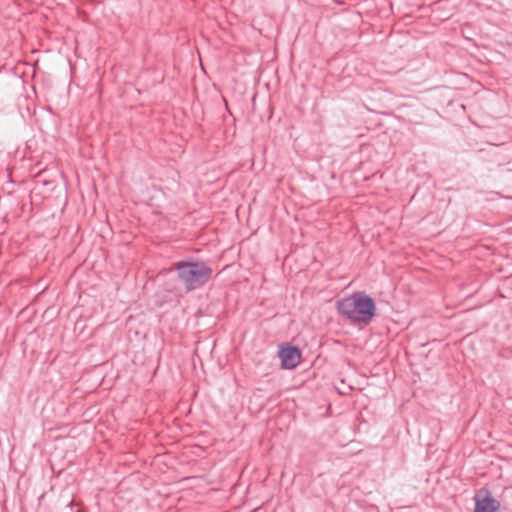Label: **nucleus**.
Instances as JSON below:
<instances>
[{
    "instance_id": "1",
    "label": "nucleus",
    "mask_w": 512,
    "mask_h": 512,
    "mask_svg": "<svg viewBox=\"0 0 512 512\" xmlns=\"http://www.w3.org/2000/svg\"><path fill=\"white\" fill-rule=\"evenodd\" d=\"M338 313L352 324H369L376 314L374 299L365 292H357L336 302Z\"/></svg>"
},
{
    "instance_id": "2",
    "label": "nucleus",
    "mask_w": 512,
    "mask_h": 512,
    "mask_svg": "<svg viewBox=\"0 0 512 512\" xmlns=\"http://www.w3.org/2000/svg\"><path fill=\"white\" fill-rule=\"evenodd\" d=\"M178 280L186 292L204 287L212 278L213 270L203 261H178L173 264Z\"/></svg>"
},
{
    "instance_id": "3",
    "label": "nucleus",
    "mask_w": 512,
    "mask_h": 512,
    "mask_svg": "<svg viewBox=\"0 0 512 512\" xmlns=\"http://www.w3.org/2000/svg\"><path fill=\"white\" fill-rule=\"evenodd\" d=\"M474 512H497L500 507V501L492 496L488 488H481L476 491L474 497Z\"/></svg>"
},
{
    "instance_id": "4",
    "label": "nucleus",
    "mask_w": 512,
    "mask_h": 512,
    "mask_svg": "<svg viewBox=\"0 0 512 512\" xmlns=\"http://www.w3.org/2000/svg\"><path fill=\"white\" fill-rule=\"evenodd\" d=\"M278 356L281 360L283 369L291 370L296 368L301 360V351L298 347L292 345H281Z\"/></svg>"
}]
</instances>
